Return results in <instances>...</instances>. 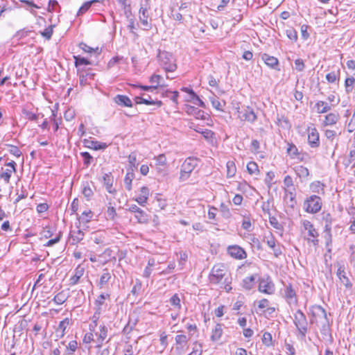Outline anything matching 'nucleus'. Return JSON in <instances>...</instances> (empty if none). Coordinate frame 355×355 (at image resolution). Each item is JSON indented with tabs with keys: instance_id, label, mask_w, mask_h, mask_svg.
I'll list each match as a JSON object with an SVG mask.
<instances>
[{
	"instance_id": "1",
	"label": "nucleus",
	"mask_w": 355,
	"mask_h": 355,
	"mask_svg": "<svg viewBox=\"0 0 355 355\" xmlns=\"http://www.w3.org/2000/svg\"><path fill=\"white\" fill-rule=\"evenodd\" d=\"M159 65L166 71L173 72L176 70L177 64L173 55L167 51H160L157 55Z\"/></svg>"
},
{
	"instance_id": "2",
	"label": "nucleus",
	"mask_w": 355,
	"mask_h": 355,
	"mask_svg": "<svg viewBox=\"0 0 355 355\" xmlns=\"http://www.w3.org/2000/svg\"><path fill=\"white\" fill-rule=\"evenodd\" d=\"M293 323L302 338H304L308 331V321L304 313L298 309L293 315Z\"/></svg>"
},
{
	"instance_id": "3",
	"label": "nucleus",
	"mask_w": 355,
	"mask_h": 355,
	"mask_svg": "<svg viewBox=\"0 0 355 355\" xmlns=\"http://www.w3.org/2000/svg\"><path fill=\"white\" fill-rule=\"evenodd\" d=\"M197 165L198 159L196 158H187L181 166L180 180L181 182L187 180Z\"/></svg>"
},
{
	"instance_id": "4",
	"label": "nucleus",
	"mask_w": 355,
	"mask_h": 355,
	"mask_svg": "<svg viewBox=\"0 0 355 355\" xmlns=\"http://www.w3.org/2000/svg\"><path fill=\"white\" fill-rule=\"evenodd\" d=\"M150 8L149 0H141L139 10V19L141 24L144 26L145 30H150L152 28V24L148 21L150 18L148 10Z\"/></svg>"
},
{
	"instance_id": "5",
	"label": "nucleus",
	"mask_w": 355,
	"mask_h": 355,
	"mask_svg": "<svg viewBox=\"0 0 355 355\" xmlns=\"http://www.w3.org/2000/svg\"><path fill=\"white\" fill-rule=\"evenodd\" d=\"M227 272V268L223 264L214 265L209 276L210 283L213 284H219L225 277Z\"/></svg>"
},
{
	"instance_id": "6",
	"label": "nucleus",
	"mask_w": 355,
	"mask_h": 355,
	"mask_svg": "<svg viewBox=\"0 0 355 355\" xmlns=\"http://www.w3.org/2000/svg\"><path fill=\"white\" fill-rule=\"evenodd\" d=\"M322 205L321 198L316 195L311 196L304 203L306 211L311 214H315L320 211Z\"/></svg>"
},
{
	"instance_id": "7",
	"label": "nucleus",
	"mask_w": 355,
	"mask_h": 355,
	"mask_svg": "<svg viewBox=\"0 0 355 355\" xmlns=\"http://www.w3.org/2000/svg\"><path fill=\"white\" fill-rule=\"evenodd\" d=\"M302 225L304 230L307 231L308 236H309L306 239L308 242L313 243L315 246L318 245L319 243L318 239L319 234L313 225L307 220H303Z\"/></svg>"
},
{
	"instance_id": "8",
	"label": "nucleus",
	"mask_w": 355,
	"mask_h": 355,
	"mask_svg": "<svg viewBox=\"0 0 355 355\" xmlns=\"http://www.w3.org/2000/svg\"><path fill=\"white\" fill-rule=\"evenodd\" d=\"M311 312L313 318L311 320V322L327 320L326 311L320 305L312 306L311 307Z\"/></svg>"
},
{
	"instance_id": "9",
	"label": "nucleus",
	"mask_w": 355,
	"mask_h": 355,
	"mask_svg": "<svg viewBox=\"0 0 355 355\" xmlns=\"http://www.w3.org/2000/svg\"><path fill=\"white\" fill-rule=\"evenodd\" d=\"M227 253L232 258L239 260H242L247 257V253L244 249L237 245H230L227 248Z\"/></svg>"
},
{
	"instance_id": "10",
	"label": "nucleus",
	"mask_w": 355,
	"mask_h": 355,
	"mask_svg": "<svg viewBox=\"0 0 355 355\" xmlns=\"http://www.w3.org/2000/svg\"><path fill=\"white\" fill-rule=\"evenodd\" d=\"M259 291L266 294H272L275 291L274 284L270 277L262 278L259 280Z\"/></svg>"
},
{
	"instance_id": "11",
	"label": "nucleus",
	"mask_w": 355,
	"mask_h": 355,
	"mask_svg": "<svg viewBox=\"0 0 355 355\" xmlns=\"http://www.w3.org/2000/svg\"><path fill=\"white\" fill-rule=\"evenodd\" d=\"M5 166L7 168L0 174V178L3 180L6 184H8L12 174L16 172L17 164L14 161H11L6 163Z\"/></svg>"
},
{
	"instance_id": "12",
	"label": "nucleus",
	"mask_w": 355,
	"mask_h": 355,
	"mask_svg": "<svg viewBox=\"0 0 355 355\" xmlns=\"http://www.w3.org/2000/svg\"><path fill=\"white\" fill-rule=\"evenodd\" d=\"M308 143L311 148L320 146L319 133L315 127L308 128Z\"/></svg>"
},
{
	"instance_id": "13",
	"label": "nucleus",
	"mask_w": 355,
	"mask_h": 355,
	"mask_svg": "<svg viewBox=\"0 0 355 355\" xmlns=\"http://www.w3.org/2000/svg\"><path fill=\"white\" fill-rule=\"evenodd\" d=\"M135 101L136 104H145L147 105H156L157 107H159L162 105V102L161 101L153 100L152 98L146 94H142L141 96H136L135 98Z\"/></svg>"
},
{
	"instance_id": "14",
	"label": "nucleus",
	"mask_w": 355,
	"mask_h": 355,
	"mask_svg": "<svg viewBox=\"0 0 355 355\" xmlns=\"http://www.w3.org/2000/svg\"><path fill=\"white\" fill-rule=\"evenodd\" d=\"M261 59L263 60L265 64L269 67L279 71V60L277 58L271 56L266 53H263L261 55Z\"/></svg>"
},
{
	"instance_id": "15",
	"label": "nucleus",
	"mask_w": 355,
	"mask_h": 355,
	"mask_svg": "<svg viewBox=\"0 0 355 355\" xmlns=\"http://www.w3.org/2000/svg\"><path fill=\"white\" fill-rule=\"evenodd\" d=\"M77 230H71L70 232L69 242L71 245H76L80 242L84 236L85 234L83 230L80 229L79 226H77Z\"/></svg>"
},
{
	"instance_id": "16",
	"label": "nucleus",
	"mask_w": 355,
	"mask_h": 355,
	"mask_svg": "<svg viewBox=\"0 0 355 355\" xmlns=\"http://www.w3.org/2000/svg\"><path fill=\"white\" fill-rule=\"evenodd\" d=\"M103 182L107 192L112 194L116 193V189L112 188L114 178L110 173L104 174L103 176Z\"/></svg>"
},
{
	"instance_id": "17",
	"label": "nucleus",
	"mask_w": 355,
	"mask_h": 355,
	"mask_svg": "<svg viewBox=\"0 0 355 355\" xmlns=\"http://www.w3.org/2000/svg\"><path fill=\"white\" fill-rule=\"evenodd\" d=\"M239 113L241 114L240 115V117L248 122L253 123L257 119V115L254 112L253 110L250 107H247L243 109V110L239 112Z\"/></svg>"
},
{
	"instance_id": "18",
	"label": "nucleus",
	"mask_w": 355,
	"mask_h": 355,
	"mask_svg": "<svg viewBox=\"0 0 355 355\" xmlns=\"http://www.w3.org/2000/svg\"><path fill=\"white\" fill-rule=\"evenodd\" d=\"M337 275L341 283L346 286V288H352V284L349 278L346 275L344 266H340L337 270Z\"/></svg>"
},
{
	"instance_id": "19",
	"label": "nucleus",
	"mask_w": 355,
	"mask_h": 355,
	"mask_svg": "<svg viewBox=\"0 0 355 355\" xmlns=\"http://www.w3.org/2000/svg\"><path fill=\"white\" fill-rule=\"evenodd\" d=\"M149 196V189L147 187H142L140 189V193L135 200L141 206H144L147 202Z\"/></svg>"
},
{
	"instance_id": "20",
	"label": "nucleus",
	"mask_w": 355,
	"mask_h": 355,
	"mask_svg": "<svg viewBox=\"0 0 355 355\" xmlns=\"http://www.w3.org/2000/svg\"><path fill=\"white\" fill-rule=\"evenodd\" d=\"M78 46L83 51L89 53L91 56L94 54L96 58H97L102 51L101 48H92L84 42H80Z\"/></svg>"
},
{
	"instance_id": "21",
	"label": "nucleus",
	"mask_w": 355,
	"mask_h": 355,
	"mask_svg": "<svg viewBox=\"0 0 355 355\" xmlns=\"http://www.w3.org/2000/svg\"><path fill=\"white\" fill-rule=\"evenodd\" d=\"M340 119V115L337 112H331L325 116L324 120L323 121V125H333L336 124Z\"/></svg>"
},
{
	"instance_id": "22",
	"label": "nucleus",
	"mask_w": 355,
	"mask_h": 355,
	"mask_svg": "<svg viewBox=\"0 0 355 355\" xmlns=\"http://www.w3.org/2000/svg\"><path fill=\"white\" fill-rule=\"evenodd\" d=\"M114 102L121 106L132 107V103L129 97L125 95L118 94L114 97Z\"/></svg>"
},
{
	"instance_id": "23",
	"label": "nucleus",
	"mask_w": 355,
	"mask_h": 355,
	"mask_svg": "<svg viewBox=\"0 0 355 355\" xmlns=\"http://www.w3.org/2000/svg\"><path fill=\"white\" fill-rule=\"evenodd\" d=\"M84 272V268L78 266L75 270V274L69 279V284L71 286L77 284L80 278L83 275Z\"/></svg>"
},
{
	"instance_id": "24",
	"label": "nucleus",
	"mask_w": 355,
	"mask_h": 355,
	"mask_svg": "<svg viewBox=\"0 0 355 355\" xmlns=\"http://www.w3.org/2000/svg\"><path fill=\"white\" fill-rule=\"evenodd\" d=\"M69 324V319L65 318L62 320L56 329L57 336L62 338L65 334V330Z\"/></svg>"
},
{
	"instance_id": "25",
	"label": "nucleus",
	"mask_w": 355,
	"mask_h": 355,
	"mask_svg": "<svg viewBox=\"0 0 355 355\" xmlns=\"http://www.w3.org/2000/svg\"><path fill=\"white\" fill-rule=\"evenodd\" d=\"M150 82L153 84V86H156V89L159 87H166L167 85L164 83V78L160 75L153 74L150 78Z\"/></svg>"
},
{
	"instance_id": "26",
	"label": "nucleus",
	"mask_w": 355,
	"mask_h": 355,
	"mask_svg": "<svg viewBox=\"0 0 355 355\" xmlns=\"http://www.w3.org/2000/svg\"><path fill=\"white\" fill-rule=\"evenodd\" d=\"M223 328L222 324L220 323H218L216 324L214 329L212 330L211 335V340L213 342L218 341L223 335Z\"/></svg>"
},
{
	"instance_id": "27",
	"label": "nucleus",
	"mask_w": 355,
	"mask_h": 355,
	"mask_svg": "<svg viewBox=\"0 0 355 355\" xmlns=\"http://www.w3.org/2000/svg\"><path fill=\"white\" fill-rule=\"evenodd\" d=\"M315 107L318 114L326 113L331 109V107L327 102L323 101H318L315 105Z\"/></svg>"
},
{
	"instance_id": "28",
	"label": "nucleus",
	"mask_w": 355,
	"mask_h": 355,
	"mask_svg": "<svg viewBox=\"0 0 355 355\" xmlns=\"http://www.w3.org/2000/svg\"><path fill=\"white\" fill-rule=\"evenodd\" d=\"M257 275L254 274V275H252L250 277H245L243 280V288L248 291L251 290L254 285V282L257 279Z\"/></svg>"
},
{
	"instance_id": "29",
	"label": "nucleus",
	"mask_w": 355,
	"mask_h": 355,
	"mask_svg": "<svg viewBox=\"0 0 355 355\" xmlns=\"http://www.w3.org/2000/svg\"><path fill=\"white\" fill-rule=\"evenodd\" d=\"M111 279V274L107 269L104 270V272L100 277L99 282H98V286L100 288H103L105 284H107Z\"/></svg>"
},
{
	"instance_id": "30",
	"label": "nucleus",
	"mask_w": 355,
	"mask_h": 355,
	"mask_svg": "<svg viewBox=\"0 0 355 355\" xmlns=\"http://www.w3.org/2000/svg\"><path fill=\"white\" fill-rule=\"evenodd\" d=\"M68 297V293L64 291H62L54 297L53 300L55 304L60 305L64 304L67 300Z\"/></svg>"
},
{
	"instance_id": "31",
	"label": "nucleus",
	"mask_w": 355,
	"mask_h": 355,
	"mask_svg": "<svg viewBox=\"0 0 355 355\" xmlns=\"http://www.w3.org/2000/svg\"><path fill=\"white\" fill-rule=\"evenodd\" d=\"M93 216L94 213L91 210L83 211L82 214L78 218L79 223H88L91 221Z\"/></svg>"
},
{
	"instance_id": "32",
	"label": "nucleus",
	"mask_w": 355,
	"mask_h": 355,
	"mask_svg": "<svg viewBox=\"0 0 355 355\" xmlns=\"http://www.w3.org/2000/svg\"><path fill=\"white\" fill-rule=\"evenodd\" d=\"M107 327L105 325L101 326L100 327V332H99V334L98 335V338H97L98 345H97L96 347H100L102 346L104 340L107 337Z\"/></svg>"
},
{
	"instance_id": "33",
	"label": "nucleus",
	"mask_w": 355,
	"mask_h": 355,
	"mask_svg": "<svg viewBox=\"0 0 355 355\" xmlns=\"http://www.w3.org/2000/svg\"><path fill=\"white\" fill-rule=\"evenodd\" d=\"M284 293L287 301L288 302V303H291V302H293V300L295 299L296 293L291 284L286 286Z\"/></svg>"
},
{
	"instance_id": "34",
	"label": "nucleus",
	"mask_w": 355,
	"mask_h": 355,
	"mask_svg": "<svg viewBox=\"0 0 355 355\" xmlns=\"http://www.w3.org/2000/svg\"><path fill=\"white\" fill-rule=\"evenodd\" d=\"M294 170H295L296 175L300 178H307L309 175V171L305 166H297L294 168Z\"/></svg>"
},
{
	"instance_id": "35",
	"label": "nucleus",
	"mask_w": 355,
	"mask_h": 355,
	"mask_svg": "<svg viewBox=\"0 0 355 355\" xmlns=\"http://www.w3.org/2000/svg\"><path fill=\"white\" fill-rule=\"evenodd\" d=\"M135 178V174L133 171V168L131 171H128L126 173L125 177L124 178V184L127 190L130 191L132 189V182Z\"/></svg>"
},
{
	"instance_id": "36",
	"label": "nucleus",
	"mask_w": 355,
	"mask_h": 355,
	"mask_svg": "<svg viewBox=\"0 0 355 355\" xmlns=\"http://www.w3.org/2000/svg\"><path fill=\"white\" fill-rule=\"evenodd\" d=\"M322 220L324 222V230L331 229L333 218L329 213L322 214Z\"/></svg>"
},
{
	"instance_id": "37",
	"label": "nucleus",
	"mask_w": 355,
	"mask_h": 355,
	"mask_svg": "<svg viewBox=\"0 0 355 355\" xmlns=\"http://www.w3.org/2000/svg\"><path fill=\"white\" fill-rule=\"evenodd\" d=\"M169 302L174 309L180 310L182 308L181 300L178 294L175 293L169 300Z\"/></svg>"
},
{
	"instance_id": "38",
	"label": "nucleus",
	"mask_w": 355,
	"mask_h": 355,
	"mask_svg": "<svg viewBox=\"0 0 355 355\" xmlns=\"http://www.w3.org/2000/svg\"><path fill=\"white\" fill-rule=\"evenodd\" d=\"M109 297V294H101L96 300L95 305L96 306V309L97 311L98 312V315L100 314L101 310V306L104 304L105 300Z\"/></svg>"
},
{
	"instance_id": "39",
	"label": "nucleus",
	"mask_w": 355,
	"mask_h": 355,
	"mask_svg": "<svg viewBox=\"0 0 355 355\" xmlns=\"http://www.w3.org/2000/svg\"><path fill=\"white\" fill-rule=\"evenodd\" d=\"M340 69H338L336 71H333L330 73H328L326 75V79L330 83H335L337 80H339L340 78Z\"/></svg>"
},
{
	"instance_id": "40",
	"label": "nucleus",
	"mask_w": 355,
	"mask_h": 355,
	"mask_svg": "<svg viewBox=\"0 0 355 355\" xmlns=\"http://www.w3.org/2000/svg\"><path fill=\"white\" fill-rule=\"evenodd\" d=\"M128 162L130 165V169L128 171H132V168H133V171L137 168L138 163L137 162V155L135 152L131 153L128 156Z\"/></svg>"
},
{
	"instance_id": "41",
	"label": "nucleus",
	"mask_w": 355,
	"mask_h": 355,
	"mask_svg": "<svg viewBox=\"0 0 355 355\" xmlns=\"http://www.w3.org/2000/svg\"><path fill=\"white\" fill-rule=\"evenodd\" d=\"M78 349V343L76 340L70 341L66 346V349L64 354H68L69 355H74V352Z\"/></svg>"
},
{
	"instance_id": "42",
	"label": "nucleus",
	"mask_w": 355,
	"mask_h": 355,
	"mask_svg": "<svg viewBox=\"0 0 355 355\" xmlns=\"http://www.w3.org/2000/svg\"><path fill=\"white\" fill-rule=\"evenodd\" d=\"M135 216L139 223H147L148 221V214L142 209H140Z\"/></svg>"
},
{
	"instance_id": "43",
	"label": "nucleus",
	"mask_w": 355,
	"mask_h": 355,
	"mask_svg": "<svg viewBox=\"0 0 355 355\" xmlns=\"http://www.w3.org/2000/svg\"><path fill=\"white\" fill-rule=\"evenodd\" d=\"M287 153L292 159H295L297 156L300 155L297 148L293 144H288Z\"/></svg>"
},
{
	"instance_id": "44",
	"label": "nucleus",
	"mask_w": 355,
	"mask_h": 355,
	"mask_svg": "<svg viewBox=\"0 0 355 355\" xmlns=\"http://www.w3.org/2000/svg\"><path fill=\"white\" fill-rule=\"evenodd\" d=\"M73 58L75 60V66L76 67H80V65H89L92 64V61L89 60L88 59L80 56H73Z\"/></svg>"
},
{
	"instance_id": "45",
	"label": "nucleus",
	"mask_w": 355,
	"mask_h": 355,
	"mask_svg": "<svg viewBox=\"0 0 355 355\" xmlns=\"http://www.w3.org/2000/svg\"><path fill=\"white\" fill-rule=\"evenodd\" d=\"M227 175L229 178H232L236 174V168L235 164L232 161H229L227 162Z\"/></svg>"
},
{
	"instance_id": "46",
	"label": "nucleus",
	"mask_w": 355,
	"mask_h": 355,
	"mask_svg": "<svg viewBox=\"0 0 355 355\" xmlns=\"http://www.w3.org/2000/svg\"><path fill=\"white\" fill-rule=\"evenodd\" d=\"M82 193L88 200L93 196L94 192L88 182L83 184Z\"/></svg>"
},
{
	"instance_id": "47",
	"label": "nucleus",
	"mask_w": 355,
	"mask_h": 355,
	"mask_svg": "<svg viewBox=\"0 0 355 355\" xmlns=\"http://www.w3.org/2000/svg\"><path fill=\"white\" fill-rule=\"evenodd\" d=\"M190 96L193 103L198 105L199 107H205V103L199 98V96L193 92L190 91Z\"/></svg>"
},
{
	"instance_id": "48",
	"label": "nucleus",
	"mask_w": 355,
	"mask_h": 355,
	"mask_svg": "<svg viewBox=\"0 0 355 355\" xmlns=\"http://www.w3.org/2000/svg\"><path fill=\"white\" fill-rule=\"evenodd\" d=\"M247 170L250 175H256L258 174L259 172L258 165L254 162H250L247 164Z\"/></svg>"
},
{
	"instance_id": "49",
	"label": "nucleus",
	"mask_w": 355,
	"mask_h": 355,
	"mask_svg": "<svg viewBox=\"0 0 355 355\" xmlns=\"http://www.w3.org/2000/svg\"><path fill=\"white\" fill-rule=\"evenodd\" d=\"M349 261L350 264L355 268V245L352 244L349 247Z\"/></svg>"
},
{
	"instance_id": "50",
	"label": "nucleus",
	"mask_w": 355,
	"mask_h": 355,
	"mask_svg": "<svg viewBox=\"0 0 355 355\" xmlns=\"http://www.w3.org/2000/svg\"><path fill=\"white\" fill-rule=\"evenodd\" d=\"M91 239L96 244H103L104 243V236L101 232L93 233Z\"/></svg>"
},
{
	"instance_id": "51",
	"label": "nucleus",
	"mask_w": 355,
	"mask_h": 355,
	"mask_svg": "<svg viewBox=\"0 0 355 355\" xmlns=\"http://www.w3.org/2000/svg\"><path fill=\"white\" fill-rule=\"evenodd\" d=\"M324 239L325 240V245L329 247L332 243V235L331 229L324 230Z\"/></svg>"
},
{
	"instance_id": "52",
	"label": "nucleus",
	"mask_w": 355,
	"mask_h": 355,
	"mask_svg": "<svg viewBox=\"0 0 355 355\" xmlns=\"http://www.w3.org/2000/svg\"><path fill=\"white\" fill-rule=\"evenodd\" d=\"M355 83V78L353 77L347 78L345 81V87L347 93H349L353 89V85Z\"/></svg>"
},
{
	"instance_id": "53",
	"label": "nucleus",
	"mask_w": 355,
	"mask_h": 355,
	"mask_svg": "<svg viewBox=\"0 0 355 355\" xmlns=\"http://www.w3.org/2000/svg\"><path fill=\"white\" fill-rule=\"evenodd\" d=\"M175 340L177 345L184 346L187 344L189 338L186 335L180 334L175 336Z\"/></svg>"
},
{
	"instance_id": "54",
	"label": "nucleus",
	"mask_w": 355,
	"mask_h": 355,
	"mask_svg": "<svg viewBox=\"0 0 355 355\" xmlns=\"http://www.w3.org/2000/svg\"><path fill=\"white\" fill-rule=\"evenodd\" d=\"M137 320L135 319L134 320H132L131 318H129L128 324L123 329V332L126 334H129L135 327L137 324Z\"/></svg>"
},
{
	"instance_id": "55",
	"label": "nucleus",
	"mask_w": 355,
	"mask_h": 355,
	"mask_svg": "<svg viewBox=\"0 0 355 355\" xmlns=\"http://www.w3.org/2000/svg\"><path fill=\"white\" fill-rule=\"evenodd\" d=\"M272 335L268 332H265L263 335L262 343L266 346L269 347V346L272 345Z\"/></svg>"
},
{
	"instance_id": "56",
	"label": "nucleus",
	"mask_w": 355,
	"mask_h": 355,
	"mask_svg": "<svg viewBox=\"0 0 355 355\" xmlns=\"http://www.w3.org/2000/svg\"><path fill=\"white\" fill-rule=\"evenodd\" d=\"M210 101L212 106L214 108H216L217 110H223V107L225 105V103H223V105H222L217 97H211L210 98Z\"/></svg>"
},
{
	"instance_id": "57",
	"label": "nucleus",
	"mask_w": 355,
	"mask_h": 355,
	"mask_svg": "<svg viewBox=\"0 0 355 355\" xmlns=\"http://www.w3.org/2000/svg\"><path fill=\"white\" fill-rule=\"evenodd\" d=\"M156 165L160 166H165L166 165V157L164 154H160L155 158Z\"/></svg>"
},
{
	"instance_id": "58",
	"label": "nucleus",
	"mask_w": 355,
	"mask_h": 355,
	"mask_svg": "<svg viewBox=\"0 0 355 355\" xmlns=\"http://www.w3.org/2000/svg\"><path fill=\"white\" fill-rule=\"evenodd\" d=\"M286 34L287 37L290 40H293L294 42L297 41V33L293 28L287 29L286 31Z\"/></svg>"
},
{
	"instance_id": "59",
	"label": "nucleus",
	"mask_w": 355,
	"mask_h": 355,
	"mask_svg": "<svg viewBox=\"0 0 355 355\" xmlns=\"http://www.w3.org/2000/svg\"><path fill=\"white\" fill-rule=\"evenodd\" d=\"M96 0H94V1H87V2H85L79 9L78 12V15H82L83 13H85L92 6V4L95 2Z\"/></svg>"
},
{
	"instance_id": "60",
	"label": "nucleus",
	"mask_w": 355,
	"mask_h": 355,
	"mask_svg": "<svg viewBox=\"0 0 355 355\" xmlns=\"http://www.w3.org/2000/svg\"><path fill=\"white\" fill-rule=\"evenodd\" d=\"M202 349L201 344H198L197 342L194 343L193 351L188 355H202Z\"/></svg>"
},
{
	"instance_id": "61",
	"label": "nucleus",
	"mask_w": 355,
	"mask_h": 355,
	"mask_svg": "<svg viewBox=\"0 0 355 355\" xmlns=\"http://www.w3.org/2000/svg\"><path fill=\"white\" fill-rule=\"evenodd\" d=\"M53 26H50L45 28L43 32H42V35L47 40H50L53 35Z\"/></svg>"
},
{
	"instance_id": "62",
	"label": "nucleus",
	"mask_w": 355,
	"mask_h": 355,
	"mask_svg": "<svg viewBox=\"0 0 355 355\" xmlns=\"http://www.w3.org/2000/svg\"><path fill=\"white\" fill-rule=\"evenodd\" d=\"M107 147V145L105 143H101L98 141H92V148L94 150H102L105 149Z\"/></svg>"
},
{
	"instance_id": "63",
	"label": "nucleus",
	"mask_w": 355,
	"mask_h": 355,
	"mask_svg": "<svg viewBox=\"0 0 355 355\" xmlns=\"http://www.w3.org/2000/svg\"><path fill=\"white\" fill-rule=\"evenodd\" d=\"M81 155L84 159V164L86 166H89L91 164V161L92 160V156L88 152L81 153Z\"/></svg>"
},
{
	"instance_id": "64",
	"label": "nucleus",
	"mask_w": 355,
	"mask_h": 355,
	"mask_svg": "<svg viewBox=\"0 0 355 355\" xmlns=\"http://www.w3.org/2000/svg\"><path fill=\"white\" fill-rule=\"evenodd\" d=\"M295 69L298 71H302L305 68V64L302 59H297L295 60Z\"/></svg>"
}]
</instances>
